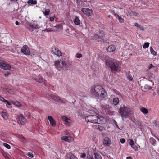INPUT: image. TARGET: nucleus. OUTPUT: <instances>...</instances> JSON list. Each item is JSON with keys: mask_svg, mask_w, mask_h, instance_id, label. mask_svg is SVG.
Masks as SVG:
<instances>
[{"mask_svg": "<svg viewBox=\"0 0 159 159\" xmlns=\"http://www.w3.org/2000/svg\"><path fill=\"white\" fill-rule=\"evenodd\" d=\"M62 118L63 120L67 123H69V121L70 120V119H68L65 116H62Z\"/></svg>", "mask_w": 159, "mask_h": 159, "instance_id": "obj_31", "label": "nucleus"}, {"mask_svg": "<svg viewBox=\"0 0 159 159\" xmlns=\"http://www.w3.org/2000/svg\"><path fill=\"white\" fill-rule=\"evenodd\" d=\"M98 119H99V117L95 115H90L85 117L86 121L94 124L98 123Z\"/></svg>", "mask_w": 159, "mask_h": 159, "instance_id": "obj_4", "label": "nucleus"}, {"mask_svg": "<svg viewBox=\"0 0 159 159\" xmlns=\"http://www.w3.org/2000/svg\"><path fill=\"white\" fill-rule=\"evenodd\" d=\"M4 156L6 159H10V158L7 155H5Z\"/></svg>", "mask_w": 159, "mask_h": 159, "instance_id": "obj_53", "label": "nucleus"}, {"mask_svg": "<svg viewBox=\"0 0 159 159\" xmlns=\"http://www.w3.org/2000/svg\"><path fill=\"white\" fill-rule=\"evenodd\" d=\"M3 145L8 149H10L11 148L10 146L7 143H3Z\"/></svg>", "mask_w": 159, "mask_h": 159, "instance_id": "obj_35", "label": "nucleus"}, {"mask_svg": "<svg viewBox=\"0 0 159 159\" xmlns=\"http://www.w3.org/2000/svg\"><path fill=\"white\" fill-rule=\"evenodd\" d=\"M32 27L34 28L37 29L39 28V27L38 25H35V24H33L32 25Z\"/></svg>", "mask_w": 159, "mask_h": 159, "instance_id": "obj_42", "label": "nucleus"}, {"mask_svg": "<svg viewBox=\"0 0 159 159\" xmlns=\"http://www.w3.org/2000/svg\"><path fill=\"white\" fill-rule=\"evenodd\" d=\"M105 62L106 66L110 68L111 71L117 72L120 71V63L119 61L108 57Z\"/></svg>", "mask_w": 159, "mask_h": 159, "instance_id": "obj_1", "label": "nucleus"}, {"mask_svg": "<svg viewBox=\"0 0 159 159\" xmlns=\"http://www.w3.org/2000/svg\"><path fill=\"white\" fill-rule=\"evenodd\" d=\"M153 123L156 126H159V124H157V122L156 120H155L153 121Z\"/></svg>", "mask_w": 159, "mask_h": 159, "instance_id": "obj_50", "label": "nucleus"}, {"mask_svg": "<svg viewBox=\"0 0 159 159\" xmlns=\"http://www.w3.org/2000/svg\"><path fill=\"white\" fill-rule=\"evenodd\" d=\"M150 43L148 42H147L144 43L143 44V48H146L149 47Z\"/></svg>", "mask_w": 159, "mask_h": 159, "instance_id": "obj_34", "label": "nucleus"}, {"mask_svg": "<svg viewBox=\"0 0 159 159\" xmlns=\"http://www.w3.org/2000/svg\"><path fill=\"white\" fill-rule=\"evenodd\" d=\"M20 139H24V140H26V139H25V137H24L23 136H22L20 137Z\"/></svg>", "mask_w": 159, "mask_h": 159, "instance_id": "obj_57", "label": "nucleus"}, {"mask_svg": "<svg viewBox=\"0 0 159 159\" xmlns=\"http://www.w3.org/2000/svg\"><path fill=\"white\" fill-rule=\"evenodd\" d=\"M10 74V72H7V73H6L5 74H4V76L6 77H7L8 76V75Z\"/></svg>", "mask_w": 159, "mask_h": 159, "instance_id": "obj_52", "label": "nucleus"}, {"mask_svg": "<svg viewBox=\"0 0 159 159\" xmlns=\"http://www.w3.org/2000/svg\"><path fill=\"white\" fill-rule=\"evenodd\" d=\"M61 139L62 140L66 142H70V141L71 138L70 137L64 136L62 137Z\"/></svg>", "mask_w": 159, "mask_h": 159, "instance_id": "obj_20", "label": "nucleus"}, {"mask_svg": "<svg viewBox=\"0 0 159 159\" xmlns=\"http://www.w3.org/2000/svg\"><path fill=\"white\" fill-rule=\"evenodd\" d=\"M105 34L104 32L102 31H101L98 34H95L94 35V37L95 39H102L103 37L104 36Z\"/></svg>", "mask_w": 159, "mask_h": 159, "instance_id": "obj_14", "label": "nucleus"}, {"mask_svg": "<svg viewBox=\"0 0 159 159\" xmlns=\"http://www.w3.org/2000/svg\"><path fill=\"white\" fill-rule=\"evenodd\" d=\"M73 22L75 25H80L81 23V21L77 16H76L74 19Z\"/></svg>", "mask_w": 159, "mask_h": 159, "instance_id": "obj_19", "label": "nucleus"}, {"mask_svg": "<svg viewBox=\"0 0 159 159\" xmlns=\"http://www.w3.org/2000/svg\"><path fill=\"white\" fill-rule=\"evenodd\" d=\"M144 88L146 89L150 90L152 89V87L148 84L145 85Z\"/></svg>", "mask_w": 159, "mask_h": 159, "instance_id": "obj_36", "label": "nucleus"}, {"mask_svg": "<svg viewBox=\"0 0 159 159\" xmlns=\"http://www.w3.org/2000/svg\"><path fill=\"white\" fill-rule=\"evenodd\" d=\"M157 93L159 95V87H158L157 89Z\"/></svg>", "mask_w": 159, "mask_h": 159, "instance_id": "obj_59", "label": "nucleus"}, {"mask_svg": "<svg viewBox=\"0 0 159 159\" xmlns=\"http://www.w3.org/2000/svg\"><path fill=\"white\" fill-rule=\"evenodd\" d=\"M0 68L4 70H9L11 69V65L6 63L0 62Z\"/></svg>", "mask_w": 159, "mask_h": 159, "instance_id": "obj_8", "label": "nucleus"}, {"mask_svg": "<svg viewBox=\"0 0 159 159\" xmlns=\"http://www.w3.org/2000/svg\"><path fill=\"white\" fill-rule=\"evenodd\" d=\"M119 100L118 98H116L113 99V103L114 105H116L119 103Z\"/></svg>", "mask_w": 159, "mask_h": 159, "instance_id": "obj_25", "label": "nucleus"}, {"mask_svg": "<svg viewBox=\"0 0 159 159\" xmlns=\"http://www.w3.org/2000/svg\"><path fill=\"white\" fill-rule=\"evenodd\" d=\"M86 159H94L93 157H92L90 155H88Z\"/></svg>", "mask_w": 159, "mask_h": 159, "instance_id": "obj_47", "label": "nucleus"}, {"mask_svg": "<svg viewBox=\"0 0 159 159\" xmlns=\"http://www.w3.org/2000/svg\"><path fill=\"white\" fill-rule=\"evenodd\" d=\"M140 109L141 111L144 114H147L148 113V110L144 107H141Z\"/></svg>", "mask_w": 159, "mask_h": 159, "instance_id": "obj_23", "label": "nucleus"}, {"mask_svg": "<svg viewBox=\"0 0 159 159\" xmlns=\"http://www.w3.org/2000/svg\"><path fill=\"white\" fill-rule=\"evenodd\" d=\"M76 3L78 8L85 6L84 3L82 0H76Z\"/></svg>", "mask_w": 159, "mask_h": 159, "instance_id": "obj_16", "label": "nucleus"}, {"mask_svg": "<svg viewBox=\"0 0 159 159\" xmlns=\"http://www.w3.org/2000/svg\"><path fill=\"white\" fill-rule=\"evenodd\" d=\"M58 25H56V27H58Z\"/></svg>", "mask_w": 159, "mask_h": 159, "instance_id": "obj_63", "label": "nucleus"}, {"mask_svg": "<svg viewBox=\"0 0 159 159\" xmlns=\"http://www.w3.org/2000/svg\"><path fill=\"white\" fill-rule=\"evenodd\" d=\"M50 96L52 99H53L55 101L57 102L60 103H61L64 104H65L66 103L65 101L61 100L60 98H58L55 95L51 94Z\"/></svg>", "mask_w": 159, "mask_h": 159, "instance_id": "obj_9", "label": "nucleus"}, {"mask_svg": "<svg viewBox=\"0 0 159 159\" xmlns=\"http://www.w3.org/2000/svg\"><path fill=\"white\" fill-rule=\"evenodd\" d=\"M14 104L18 106H20L21 105L20 103L18 101L14 103Z\"/></svg>", "mask_w": 159, "mask_h": 159, "instance_id": "obj_41", "label": "nucleus"}, {"mask_svg": "<svg viewBox=\"0 0 159 159\" xmlns=\"http://www.w3.org/2000/svg\"><path fill=\"white\" fill-rule=\"evenodd\" d=\"M80 157L82 158H84L86 157V154L84 153H82L80 156Z\"/></svg>", "mask_w": 159, "mask_h": 159, "instance_id": "obj_48", "label": "nucleus"}, {"mask_svg": "<svg viewBox=\"0 0 159 159\" xmlns=\"http://www.w3.org/2000/svg\"><path fill=\"white\" fill-rule=\"evenodd\" d=\"M54 65L55 68L59 71L62 68V66L60 65V62L58 60L55 61Z\"/></svg>", "mask_w": 159, "mask_h": 159, "instance_id": "obj_15", "label": "nucleus"}, {"mask_svg": "<svg viewBox=\"0 0 159 159\" xmlns=\"http://www.w3.org/2000/svg\"><path fill=\"white\" fill-rule=\"evenodd\" d=\"M1 116L3 118L6 120H7L8 118V113L5 112H2L1 113Z\"/></svg>", "mask_w": 159, "mask_h": 159, "instance_id": "obj_21", "label": "nucleus"}, {"mask_svg": "<svg viewBox=\"0 0 159 159\" xmlns=\"http://www.w3.org/2000/svg\"><path fill=\"white\" fill-rule=\"evenodd\" d=\"M135 26L139 28L141 30H144V28L141 25H139L137 23H136L135 24Z\"/></svg>", "mask_w": 159, "mask_h": 159, "instance_id": "obj_32", "label": "nucleus"}, {"mask_svg": "<svg viewBox=\"0 0 159 159\" xmlns=\"http://www.w3.org/2000/svg\"><path fill=\"white\" fill-rule=\"evenodd\" d=\"M61 64L63 66L65 67L66 65V64L65 61H62L61 62Z\"/></svg>", "mask_w": 159, "mask_h": 159, "instance_id": "obj_44", "label": "nucleus"}, {"mask_svg": "<svg viewBox=\"0 0 159 159\" xmlns=\"http://www.w3.org/2000/svg\"><path fill=\"white\" fill-rule=\"evenodd\" d=\"M102 128L101 126H100V127L99 126L98 129H99V130L100 131H102Z\"/></svg>", "mask_w": 159, "mask_h": 159, "instance_id": "obj_54", "label": "nucleus"}, {"mask_svg": "<svg viewBox=\"0 0 159 159\" xmlns=\"http://www.w3.org/2000/svg\"><path fill=\"white\" fill-rule=\"evenodd\" d=\"M150 50L151 53L154 56H157V53L155 52L151 47H150Z\"/></svg>", "mask_w": 159, "mask_h": 159, "instance_id": "obj_26", "label": "nucleus"}, {"mask_svg": "<svg viewBox=\"0 0 159 159\" xmlns=\"http://www.w3.org/2000/svg\"><path fill=\"white\" fill-rule=\"evenodd\" d=\"M116 17L117 18H118L120 22L122 23L123 22L124 19L123 18H122L121 16L117 15L116 16Z\"/></svg>", "mask_w": 159, "mask_h": 159, "instance_id": "obj_33", "label": "nucleus"}, {"mask_svg": "<svg viewBox=\"0 0 159 159\" xmlns=\"http://www.w3.org/2000/svg\"><path fill=\"white\" fill-rule=\"evenodd\" d=\"M15 24L16 25H19V23L18 21H16L15 22Z\"/></svg>", "mask_w": 159, "mask_h": 159, "instance_id": "obj_56", "label": "nucleus"}, {"mask_svg": "<svg viewBox=\"0 0 159 159\" xmlns=\"http://www.w3.org/2000/svg\"><path fill=\"white\" fill-rule=\"evenodd\" d=\"M149 141L152 145L156 143V140L153 138H150L149 139Z\"/></svg>", "mask_w": 159, "mask_h": 159, "instance_id": "obj_27", "label": "nucleus"}, {"mask_svg": "<svg viewBox=\"0 0 159 159\" xmlns=\"http://www.w3.org/2000/svg\"><path fill=\"white\" fill-rule=\"evenodd\" d=\"M21 51L25 55H28L30 54V52L29 48L26 45L23 46L21 49Z\"/></svg>", "mask_w": 159, "mask_h": 159, "instance_id": "obj_6", "label": "nucleus"}, {"mask_svg": "<svg viewBox=\"0 0 159 159\" xmlns=\"http://www.w3.org/2000/svg\"><path fill=\"white\" fill-rule=\"evenodd\" d=\"M15 0H10L11 2L14 1Z\"/></svg>", "mask_w": 159, "mask_h": 159, "instance_id": "obj_62", "label": "nucleus"}, {"mask_svg": "<svg viewBox=\"0 0 159 159\" xmlns=\"http://www.w3.org/2000/svg\"><path fill=\"white\" fill-rule=\"evenodd\" d=\"M127 159H133L132 157H128L126 158Z\"/></svg>", "mask_w": 159, "mask_h": 159, "instance_id": "obj_58", "label": "nucleus"}, {"mask_svg": "<svg viewBox=\"0 0 159 159\" xmlns=\"http://www.w3.org/2000/svg\"><path fill=\"white\" fill-rule=\"evenodd\" d=\"M151 66L150 67H149V69H150L152 67H154L153 65H152V64H151Z\"/></svg>", "mask_w": 159, "mask_h": 159, "instance_id": "obj_60", "label": "nucleus"}, {"mask_svg": "<svg viewBox=\"0 0 159 159\" xmlns=\"http://www.w3.org/2000/svg\"><path fill=\"white\" fill-rule=\"evenodd\" d=\"M4 100V102L6 103L8 105L10 106L11 105V103L8 101H7V100Z\"/></svg>", "mask_w": 159, "mask_h": 159, "instance_id": "obj_46", "label": "nucleus"}, {"mask_svg": "<svg viewBox=\"0 0 159 159\" xmlns=\"http://www.w3.org/2000/svg\"><path fill=\"white\" fill-rule=\"evenodd\" d=\"M120 141L123 144L125 142V139L124 138H121L120 139Z\"/></svg>", "mask_w": 159, "mask_h": 159, "instance_id": "obj_45", "label": "nucleus"}, {"mask_svg": "<svg viewBox=\"0 0 159 159\" xmlns=\"http://www.w3.org/2000/svg\"><path fill=\"white\" fill-rule=\"evenodd\" d=\"M118 112L122 118L128 117L131 114L130 109L124 106L120 107Z\"/></svg>", "mask_w": 159, "mask_h": 159, "instance_id": "obj_3", "label": "nucleus"}, {"mask_svg": "<svg viewBox=\"0 0 159 159\" xmlns=\"http://www.w3.org/2000/svg\"><path fill=\"white\" fill-rule=\"evenodd\" d=\"M26 155L28 156L29 157L33 158L34 157V155L33 154L30 152H28L26 153Z\"/></svg>", "mask_w": 159, "mask_h": 159, "instance_id": "obj_38", "label": "nucleus"}, {"mask_svg": "<svg viewBox=\"0 0 159 159\" xmlns=\"http://www.w3.org/2000/svg\"><path fill=\"white\" fill-rule=\"evenodd\" d=\"M48 119L50 122V124L51 126L54 127L56 125V122L52 116H48Z\"/></svg>", "mask_w": 159, "mask_h": 159, "instance_id": "obj_12", "label": "nucleus"}, {"mask_svg": "<svg viewBox=\"0 0 159 159\" xmlns=\"http://www.w3.org/2000/svg\"><path fill=\"white\" fill-rule=\"evenodd\" d=\"M103 143L104 145L109 146L111 144V142L108 137H106L103 139Z\"/></svg>", "mask_w": 159, "mask_h": 159, "instance_id": "obj_11", "label": "nucleus"}, {"mask_svg": "<svg viewBox=\"0 0 159 159\" xmlns=\"http://www.w3.org/2000/svg\"><path fill=\"white\" fill-rule=\"evenodd\" d=\"M50 20L52 21L54 20V18L53 17H51L49 18Z\"/></svg>", "mask_w": 159, "mask_h": 159, "instance_id": "obj_51", "label": "nucleus"}, {"mask_svg": "<svg viewBox=\"0 0 159 159\" xmlns=\"http://www.w3.org/2000/svg\"><path fill=\"white\" fill-rule=\"evenodd\" d=\"M91 94L95 97H100L102 99H103L107 95V93L102 86L97 85L92 87L90 90Z\"/></svg>", "mask_w": 159, "mask_h": 159, "instance_id": "obj_2", "label": "nucleus"}, {"mask_svg": "<svg viewBox=\"0 0 159 159\" xmlns=\"http://www.w3.org/2000/svg\"><path fill=\"white\" fill-rule=\"evenodd\" d=\"M129 143L131 147H133V146L134 145V141L132 139H130Z\"/></svg>", "mask_w": 159, "mask_h": 159, "instance_id": "obj_37", "label": "nucleus"}, {"mask_svg": "<svg viewBox=\"0 0 159 159\" xmlns=\"http://www.w3.org/2000/svg\"><path fill=\"white\" fill-rule=\"evenodd\" d=\"M135 151H137L138 150V147L134 145L133 147H132Z\"/></svg>", "mask_w": 159, "mask_h": 159, "instance_id": "obj_43", "label": "nucleus"}, {"mask_svg": "<svg viewBox=\"0 0 159 159\" xmlns=\"http://www.w3.org/2000/svg\"><path fill=\"white\" fill-rule=\"evenodd\" d=\"M27 3L28 4H31L34 5H35L37 4V2L36 0H29L27 1Z\"/></svg>", "mask_w": 159, "mask_h": 159, "instance_id": "obj_30", "label": "nucleus"}, {"mask_svg": "<svg viewBox=\"0 0 159 159\" xmlns=\"http://www.w3.org/2000/svg\"><path fill=\"white\" fill-rule=\"evenodd\" d=\"M17 117L19 119L20 123L21 125H23L26 123V120L23 117V116L22 114H21L20 116H18Z\"/></svg>", "mask_w": 159, "mask_h": 159, "instance_id": "obj_13", "label": "nucleus"}, {"mask_svg": "<svg viewBox=\"0 0 159 159\" xmlns=\"http://www.w3.org/2000/svg\"><path fill=\"white\" fill-rule=\"evenodd\" d=\"M5 100L6 99H5L3 97H2V96L0 95V101L4 102V100Z\"/></svg>", "mask_w": 159, "mask_h": 159, "instance_id": "obj_49", "label": "nucleus"}, {"mask_svg": "<svg viewBox=\"0 0 159 159\" xmlns=\"http://www.w3.org/2000/svg\"><path fill=\"white\" fill-rule=\"evenodd\" d=\"M33 79L36 82L39 83H42L44 85H46L45 84L46 80L41 76L39 75L38 76H36L34 74L33 75Z\"/></svg>", "mask_w": 159, "mask_h": 159, "instance_id": "obj_5", "label": "nucleus"}, {"mask_svg": "<svg viewBox=\"0 0 159 159\" xmlns=\"http://www.w3.org/2000/svg\"><path fill=\"white\" fill-rule=\"evenodd\" d=\"M125 76L127 79L129 81H132L134 79L131 75L128 73H126Z\"/></svg>", "mask_w": 159, "mask_h": 159, "instance_id": "obj_22", "label": "nucleus"}, {"mask_svg": "<svg viewBox=\"0 0 159 159\" xmlns=\"http://www.w3.org/2000/svg\"><path fill=\"white\" fill-rule=\"evenodd\" d=\"M116 50L115 47L113 45L109 46L107 48V51L108 52H111L114 51Z\"/></svg>", "mask_w": 159, "mask_h": 159, "instance_id": "obj_18", "label": "nucleus"}, {"mask_svg": "<svg viewBox=\"0 0 159 159\" xmlns=\"http://www.w3.org/2000/svg\"><path fill=\"white\" fill-rule=\"evenodd\" d=\"M64 133L65 134L67 135L68 134V132L67 130H66L65 131Z\"/></svg>", "mask_w": 159, "mask_h": 159, "instance_id": "obj_55", "label": "nucleus"}, {"mask_svg": "<svg viewBox=\"0 0 159 159\" xmlns=\"http://www.w3.org/2000/svg\"><path fill=\"white\" fill-rule=\"evenodd\" d=\"M94 154L95 155L94 157L95 159H102L101 156L96 152H94Z\"/></svg>", "mask_w": 159, "mask_h": 159, "instance_id": "obj_24", "label": "nucleus"}, {"mask_svg": "<svg viewBox=\"0 0 159 159\" xmlns=\"http://www.w3.org/2000/svg\"><path fill=\"white\" fill-rule=\"evenodd\" d=\"M82 56V55L81 54L79 53H77L76 55V57L78 58H80Z\"/></svg>", "mask_w": 159, "mask_h": 159, "instance_id": "obj_40", "label": "nucleus"}, {"mask_svg": "<svg viewBox=\"0 0 159 159\" xmlns=\"http://www.w3.org/2000/svg\"><path fill=\"white\" fill-rule=\"evenodd\" d=\"M46 30L47 32H48L55 31V30H52V29L49 28L46 29Z\"/></svg>", "mask_w": 159, "mask_h": 159, "instance_id": "obj_39", "label": "nucleus"}, {"mask_svg": "<svg viewBox=\"0 0 159 159\" xmlns=\"http://www.w3.org/2000/svg\"><path fill=\"white\" fill-rule=\"evenodd\" d=\"M81 11L85 14L88 16H91L93 14V11L92 9L88 8H83Z\"/></svg>", "mask_w": 159, "mask_h": 159, "instance_id": "obj_7", "label": "nucleus"}, {"mask_svg": "<svg viewBox=\"0 0 159 159\" xmlns=\"http://www.w3.org/2000/svg\"><path fill=\"white\" fill-rule=\"evenodd\" d=\"M65 157L66 159H78L74 154L70 152L66 153Z\"/></svg>", "mask_w": 159, "mask_h": 159, "instance_id": "obj_10", "label": "nucleus"}, {"mask_svg": "<svg viewBox=\"0 0 159 159\" xmlns=\"http://www.w3.org/2000/svg\"><path fill=\"white\" fill-rule=\"evenodd\" d=\"M17 1V0H15L14 1V2H16V1Z\"/></svg>", "mask_w": 159, "mask_h": 159, "instance_id": "obj_64", "label": "nucleus"}, {"mask_svg": "<svg viewBox=\"0 0 159 159\" xmlns=\"http://www.w3.org/2000/svg\"><path fill=\"white\" fill-rule=\"evenodd\" d=\"M82 0L84 2H86V1H87V0Z\"/></svg>", "mask_w": 159, "mask_h": 159, "instance_id": "obj_61", "label": "nucleus"}, {"mask_svg": "<svg viewBox=\"0 0 159 159\" xmlns=\"http://www.w3.org/2000/svg\"><path fill=\"white\" fill-rule=\"evenodd\" d=\"M52 51L56 55L58 56H62L61 52L57 48H55L53 49Z\"/></svg>", "mask_w": 159, "mask_h": 159, "instance_id": "obj_17", "label": "nucleus"}, {"mask_svg": "<svg viewBox=\"0 0 159 159\" xmlns=\"http://www.w3.org/2000/svg\"><path fill=\"white\" fill-rule=\"evenodd\" d=\"M43 14L45 16H48L49 14L50 10L49 9H45L44 11H43Z\"/></svg>", "mask_w": 159, "mask_h": 159, "instance_id": "obj_28", "label": "nucleus"}, {"mask_svg": "<svg viewBox=\"0 0 159 159\" xmlns=\"http://www.w3.org/2000/svg\"><path fill=\"white\" fill-rule=\"evenodd\" d=\"M136 124L138 126V127L140 129H142L143 127V126L141 125V122L140 121H137L136 123Z\"/></svg>", "mask_w": 159, "mask_h": 159, "instance_id": "obj_29", "label": "nucleus"}]
</instances>
